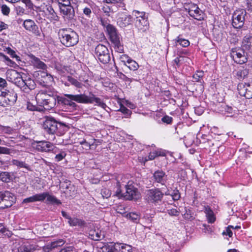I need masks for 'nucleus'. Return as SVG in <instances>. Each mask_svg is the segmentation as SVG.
Here are the masks:
<instances>
[{
	"label": "nucleus",
	"instance_id": "obj_26",
	"mask_svg": "<svg viewBox=\"0 0 252 252\" xmlns=\"http://www.w3.org/2000/svg\"><path fill=\"white\" fill-rule=\"evenodd\" d=\"M41 194L44 196V200L46 198L47 201L50 203L58 205L62 204L60 200L58 199L55 196L50 194L48 192L41 193Z\"/></svg>",
	"mask_w": 252,
	"mask_h": 252
},
{
	"label": "nucleus",
	"instance_id": "obj_7",
	"mask_svg": "<svg viewBox=\"0 0 252 252\" xmlns=\"http://www.w3.org/2000/svg\"><path fill=\"white\" fill-rule=\"evenodd\" d=\"M163 195L164 193L159 188H154L146 191L144 199L149 204L157 205L161 202Z\"/></svg>",
	"mask_w": 252,
	"mask_h": 252
},
{
	"label": "nucleus",
	"instance_id": "obj_30",
	"mask_svg": "<svg viewBox=\"0 0 252 252\" xmlns=\"http://www.w3.org/2000/svg\"><path fill=\"white\" fill-rule=\"evenodd\" d=\"M242 47L245 50H252V36H245L242 41Z\"/></svg>",
	"mask_w": 252,
	"mask_h": 252
},
{
	"label": "nucleus",
	"instance_id": "obj_22",
	"mask_svg": "<svg viewBox=\"0 0 252 252\" xmlns=\"http://www.w3.org/2000/svg\"><path fill=\"white\" fill-rule=\"evenodd\" d=\"M119 15L117 24L121 28H125L132 23V17L131 15L124 13H119Z\"/></svg>",
	"mask_w": 252,
	"mask_h": 252
},
{
	"label": "nucleus",
	"instance_id": "obj_38",
	"mask_svg": "<svg viewBox=\"0 0 252 252\" xmlns=\"http://www.w3.org/2000/svg\"><path fill=\"white\" fill-rule=\"evenodd\" d=\"M65 242L63 239H60L56 241L51 242L49 245H47V248L49 249H55L58 247L63 246Z\"/></svg>",
	"mask_w": 252,
	"mask_h": 252
},
{
	"label": "nucleus",
	"instance_id": "obj_51",
	"mask_svg": "<svg viewBox=\"0 0 252 252\" xmlns=\"http://www.w3.org/2000/svg\"><path fill=\"white\" fill-rule=\"evenodd\" d=\"M2 58L6 62V63L10 66H14L16 64L14 62L10 60L7 56L2 54L1 55Z\"/></svg>",
	"mask_w": 252,
	"mask_h": 252
},
{
	"label": "nucleus",
	"instance_id": "obj_62",
	"mask_svg": "<svg viewBox=\"0 0 252 252\" xmlns=\"http://www.w3.org/2000/svg\"><path fill=\"white\" fill-rule=\"evenodd\" d=\"M81 24L84 27V28L87 30L91 28L90 23L88 20H87L86 19H84L83 18V19L81 21Z\"/></svg>",
	"mask_w": 252,
	"mask_h": 252
},
{
	"label": "nucleus",
	"instance_id": "obj_57",
	"mask_svg": "<svg viewBox=\"0 0 252 252\" xmlns=\"http://www.w3.org/2000/svg\"><path fill=\"white\" fill-rule=\"evenodd\" d=\"M161 121L163 123L167 124H170L172 122L173 118L171 117L166 115L161 119Z\"/></svg>",
	"mask_w": 252,
	"mask_h": 252
},
{
	"label": "nucleus",
	"instance_id": "obj_54",
	"mask_svg": "<svg viewBox=\"0 0 252 252\" xmlns=\"http://www.w3.org/2000/svg\"><path fill=\"white\" fill-rule=\"evenodd\" d=\"M119 110L123 114L126 115V117L127 118L130 116L131 114L132 113L131 110H129L128 109H127V108L124 106H121Z\"/></svg>",
	"mask_w": 252,
	"mask_h": 252
},
{
	"label": "nucleus",
	"instance_id": "obj_52",
	"mask_svg": "<svg viewBox=\"0 0 252 252\" xmlns=\"http://www.w3.org/2000/svg\"><path fill=\"white\" fill-rule=\"evenodd\" d=\"M7 53L12 58H15L16 61H20V58L17 55L15 52L10 48H7Z\"/></svg>",
	"mask_w": 252,
	"mask_h": 252
},
{
	"label": "nucleus",
	"instance_id": "obj_14",
	"mask_svg": "<svg viewBox=\"0 0 252 252\" xmlns=\"http://www.w3.org/2000/svg\"><path fill=\"white\" fill-rule=\"evenodd\" d=\"M67 2H59V4L61 12L63 15V18L70 21L74 19L75 12L73 7L70 5V0L67 1Z\"/></svg>",
	"mask_w": 252,
	"mask_h": 252
},
{
	"label": "nucleus",
	"instance_id": "obj_11",
	"mask_svg": "<svg viewBox=\"0 0 252 252\" xmlns=\"http://www.w3.org/2000/svg\"><path fill=\"white\" fill-rule=\"evenodd\" d=\"M95 54L98 60L103 64L108 63L111 60L109 51L103 44H98L95 48Z\"/></svg>",
	"mask_w": 252,
	"mask_h": 252
},
{
	"label": "nucleus",
	"instance_id": "obj_25",
	"mask_svg": "<svg viewBox=\"0 0 252 252\" xmlns=\"http://www.w3.org/2000/svg\"><path fill=\"white\" fill-rule=\"evenodd\" d=\"M30 57L31 59V62L35 67L43 70H46L47 69V65L43 62L40 61L39 58L36 57L33 55H31Z\"/></svg>",
	"mask_w": 252,
	"mask_h": 252
},
{
	"label": "nucleus",
	"instance_id": "obj_24",
	"mask_svg": "<svg viewBox=\"0 0 252 252\" xmlns=\"http://www.w3.org/2000/svg\"><path fill=\"white\" fill-rule=\"evenodd\" d=\"M95 6L94 2H91L86 5L82 6V15L85 16L86 18H90L93 15V10Z\"/></svg>",
	"mask_w": 252,
	"mask_h": 252
},
{
	"label": "nucleus",
	"instance_id": "obj_39",
	"mask_svg": "<svg viewBox=\"0 0 252 252\" xmlns=\"http://www.w3.org/2000/svg\"><path fill=\"white\" fill-rule=\"evenodd\" d=\"M131 70L135 71L139 68L138 64L133 60L130 59L127 61V64L126 65Z\"/></svg>",
	"mask_w": 252,
	"mask_h": 252
},
{
	"label": "nucleus",
	"instance_id": "obj_44",
	"mask_svg": "<svg viewBox=\"0 0 252 252\" xmlns=\"http://www.w3.org/2000/svg\"><path fill=\"white\" fill-rule=\"evenodd\" d=\"M121 252H132V247L125 244H120Z\"/></svg>",
	"mask_w": 252,
	"mask_h": 252
},
{
	"label": "nucleus",
	"instance_id": "obj_37",
	"mask_svg": "<svg viewBox=\"0 0 252 252\" xmlns=\"http://www.w3.org/2000/svg\"><path fill=\"white\" fill-rule=\"evenodd\" d=\"M11 162L13 165L17 166L19 168H24L28 171H31L30 166L24 161H20L17 159H13Z\"/></svg>",
	"mask_w": 252,
	"mask_h": 252
},
{
	"label": "nucleus",
	"instance_id": "obj_4",
	"mask_svg": "<svg viewBox=\"0 0 252 252\" xmlns=\"http://www.w3.org/2000/svg\"><path fill=\"white\" fill-rule=\"evenodd\" d=\"M58 36L61 43L67 47L76 45L79 41V36L71 28H63L59 30Z\"/></svg>",
	"mask_w": 252,
	"mask_h": 252
},
{
	"label": "nucleus",
	"instance_id": "obj_63",
	"mask_svg": "<svg viewBox=\"0 0 252 252\" xmlns=\"http://www.w3.org/2000/svg\"><path fill=\"white\" fill-rule=\"evenodd\" d=\"M2 131L5 133L11 134L13 131V129L10 126H3L2 128Z\"/></svg>",
	"mask_w": 252,
	"mask_h": 252
},
{
	"label": "nucleus",
	"instance_id": "obj_36",
	"mask_svg": "<svg viewBox=\"0 0 252 252\" xmlns=\"http://www.w3.org/2000/svg\"><path fill=\"white\" fill-rule=\"evenodd\" d=\"M56 151L57 153H55V152H52L53 153L56 155L55 157L56 161L59 162L61 161L66 156V153L62 150H60L59 148H57V150Z\"/></svg>",
	"mask_w": 252,
	"mask_h": 252
},
{
	"label": "nucleus",
	"instance_id": "obj_55",
	"mask_svg": "<svg viewBox=\"0 0 252 252\" xmlns=\"http://www.w3.org/2000/svg\"><path fill=\"white\" fill-rule=\"evenodd\" d=\"M26 4V7L31 10H33L34 5L31 0H21Z\"/></svg>",
	"mask_w": 252,
	"mask_h": 252
},
{
	"label": "nucleus",
	"instance_id": "obj_21",
	"mask_svg": "<svg viewBox=\"0 0 252 252\" xmlns=\"http://www.w3.org/2000/svg\"><path fill=\"white\" fill-rule=\"evenodd\" d=\"M24 28L29 32L32 33L37 36H40L41 33L38 26L34 21L31 19H27L23 22Z\"/></svg>",
	"mask_w": 252,
	"mask_h": 252
},
{
	"label": "nucleus",
	"instance_id": "obj_23",
	"mask_svg": "<svg viewBox=\"0 0 252 252\" xmlns=\"http://www.w3.org/2000/svg\"><path fill=\"white\" fill-rule=\"evenodd\" d=\"M44 12L45 13V17L51 22L59 21V17L55 12L52 6L46 5V9Z\"/></svg>",
	"mask_w": 252,
	"mask_h": 252
},
{
	"label": "nucleus",
	"instance_id": "obj_29",
	"mask_svg": "<svg viewBox=\"0 0 252 252\" xmlns=\"http://www.w3.org/2000/svg\"><path fill=\"white\" fill-rule=\"evenodd\" d=\"M176 45H180L183 47H187L190 44V42L182 37V35L180 34L174 40Z\"/></svg>",
	"mask_w": 252,
	"mask_h": 252
},
{
	"label": "nucleus",
	"instance_id": "obj_33",
	"mask_svg": "<svg viewBox=\"0 0 252 252\" xmlns=\"http://www.w3.org/2000/svg\"><path fill=\"white\" fill-rule=\"evenodd\" d=\"M13 173L3 171L0 172V180L5 183H9L12 180Z\"/></svg>",
	"mask_w": 252,
	"mask_h": 252
},
{
	"label": "nucleus",
	"instance_id": "obj_61",
	"mask_svg": "<svg viewBox=\"0 0 252 252\" xmlns=\"http://www.w3.org/2000/svg\"><path fill=\"white\" fill-rule=\"evenodd\" d=\"M27 108L28 110L34 111L37 110V107L33 105L31 102H28L27 104Z\"/></svg>",
	"mask_w": 252,
	"mask_h": 252
},
{
	"label": "nucleus",
	"instance_id": "obj_1",
	"mask_svg": "<svg viewBox=\"0 0 252 252\" xmlns=\"http://www.w3.org/2000/svg\"><path fill=\"white\" fill-rule=\"evenodd\" d=\"M57 102L59 105L68 106L75 109L78 106L76 103L82 104L95 103L98 106L104 109L107 106L100 98L96 97L92 92H90L88 95L85 94H66L62 96L57 95Z\"/></svg>",
	"mask_w": 252,
	"mask_h": 252
},
{
	"label": "nucleus",
	"instance_id": "obj_45",
	"mask_svg": "<svg viewBox=\"0 0 252 252\" xmlns=\"http://www.w3.org/2000/svg\"><path fill=\"white\" fill-rule=\"evenodd\" d=\"M184 218L189 220H192L194 219L193 213L189 209H186V212L183 215Z\"/></svg>",
	"mask_w": 252,
	"mask_h": 252
},
{
	"label": "nucleus",
	"instance_id": "obj_15",
	"mask_svg": "<svg viewBox=\"0 0 252 252\" xmlns=\"http://www.w3.org/2000/svg\"><path fill=\"white\" fill-rule=\"evenodd\" d=\"M246 12L244 9H237L232 15V25L236 29L240 28L244 25Z\"/></svg>",
	"mask_w": 252,
	"mask_h": 252
},
{
	"label": "nucleus",
	"instance_id": "obj_16",
	"mask_svg": "<svg viewBox=\"0 0 252 252\" xmlns=\"http://www.w3.org/2000/svg\"><path fill=\"white\" fill-rule=\"evenodd\" d=\"M245 49L240 47L233 48L231 50V57L237 63L243 64L247 62V58L245 56Z\"/></svg>",
	"mask_w": 252,
	"mask_h": 252
},
{
	"label": "nucleus",
	"instance_id": "obj_27",
	"mask_svg": "<svg viewBox=\"0 0 252 252\" xmlns=\"http://www.w3.org/2000/svg\"><path fill=\"white\" fill-rule=\"evenodd\" d=\"M44 196L41 193L36 194L34 195L24 199L23 203H30L35 201H42L44 200Z\"/></svg>",
	"mask_w": 252,
	"mask_h": 252
},
{
	"label": "nucleus",
	"instance_id": "obj_10",
	"mask_svg": "<svg viewBox=\"0 0 252 252\" xmlns=\"http://www.w3.org/2000/svg\"><path fill=\"white\" fill-rule=\"evenodd\" d=\"M16 197L13 193L7 190L0 191V208L10 207L16 201Z\"/></svg>",
	"mask_w": 252,
	"mask_h": 252
},
{
	"label": "nucleus",
	"instance_id": "obj_28",
	"mask_svg": "<svg viewBox=\"0 0 252 252\" xmlns=\"http://www.w3.org/2000/svg\"><path fill=\"white\" fill-rule=\"evenodd\" d=\"M204 213L206 214V216L209 223H213L215 221L216 217L214 213L209 207L207 206L205 207Z\"/></svg>",
	"mask_w": 252,
	"mask_h": 252
},
{
	"label": "nucleus",
	"instance_id": "obj_6",
	"mask_svg": "<svg viewBox=\"0 0 252 252\" xmlns=\"http://www.w3.org/2000/svg\"><path fill=\"white\" fill-rule=\"evenodd\" d=\"M106 32L116 51L123 53L124 47L120 40L121 35L116 28L111 24H108L106 26Z\"/></svg>",
	"mask_w": 252,
	"mask_h": 252
},
{
	"label": "nucleus",
	"instance_id": "obj_35",
	"mask_svg": "<svg viewBox=\"0 0 252 252\" xmlns=\"http://www.w3.org/2000/svg\"><path fill=\"white\" fill-rule=\"evenodd\" d=\"M67 81L73 86L76 88L81 89L84 85L81 82L77 80L71 76H68L67 77Z\"/></svg>",
	"mask_w": 252,
	"mask_h": 252
},
{
	"label": "nucleus",
	"instance_id": "obj_49",
	"mask_svg": "<svg viewBox=\"0 0 252 252\" xmlns=\"http://www.w3.org/2000/svg\"><path fill=\"white\" fill-rule=\"evenodd\" d=\"M1 13L5 16H8L10 11V8L5 4H2L1 7Z\"/></svg>",
	"mask_w": 252,
	"mask_h": 252
},
{
	"label": "nucleus",
	"instance_id": "obj_60",
	"mask_svg": "<svg viewBox=\"0 0 252 252\" xmlns=\"http://www.w3.org/2000/svg\"><path fill=\"white\" fill-rule=\"evenodd\" d=\"M120 59L121 61L124 63V64L126 65L127 64V61H129L131 58L127 55L125 54L121 56Z\"/></svg>",
	"mask_w": 252,
	"mask_h": 252
},
{
	"label": "nucleus",
	"instance_id": "obj_19",
	"mask_svg": "<svg viewBox=\"0 0 252 252\" xmlns=\"http://www.w3.org/2000/svg\"><path fill=\"white\" fill-rule=\"evenodd\" d=\"M21 84H19L18 87L21 90L27 94H29L32 90H34L36 87V84L34 81L31 78L21 80Z\"/></svg>",
	"mask_w": 252,
	"mask_h": 252
},
{
	"label": "nucleus",
	"instance_id": "obj_53",
	"mask_svg": "<svg viewBox=\"0 0 252 252\" xmlns=\"http://www.w3.org/2000/svg\"><path fill=\"white\" fill-rule=\"evenodd\" d=\"M231 228H233V226L232 225H229L226 227L225 230L223 231L222 234L223 235H228L229 237H231L232 236L233 233L230 229Z\"/></svg>",
	"mask_w": 252,
	"mask_h": 252
},
{
	"label": "nucleus",
	"instance_id": "obj_64",
	"mask_svg": "<svg viewBox=\"0 0 252 252\" xmlns=\"http://www.w3.org/2000/svg\"><path fill=\"white\" fill-rule=\"evenodd\" d=\"M10 149L3 147H0V154H10Z\"/></svg>",
	"mask_w": 252,
	"mask_h": 252
},
{
	"label": "nucleus",
	"instance_id": "obj_34",
	"mask_svg": "<svg viewBox=\"0 0 252 252\" xmlns=\"http://www.w3.org/2000/svg\"><path fill=\"white\" fill-rule=\"evenodd\" d=\"M166 154L164 151L161 150H155L153 152H151L149 153L148 156V159L149 160H153L156 157L161 156L164 157L165 156Z\"/></svg>",
	"mask_w": 252,
	"mask_h": 252
},
{
	"label": "nucleus",
	"instance_id": "obj_5",
	"mask_svg": "<svg viewBox=\"0 0 252 252\" xmlns=\"http://www.w3.org/2000/svg\"><path fill=\"white\" fill-rule=\"evenodd\" d=\"M125 187L126 192L123 193L121 183L120 182H117L116 196L119 198H123L128 200H136L140 197V194L137 188L133 185L131 182H128Z\"/></svg>",
	"mask_w": 252,
	"mask_h": 252
},
{
	"label": "nucleus",
	"instance_id": "obj_18",
	"mask_svg": "<svg viewBox=\"0 0 252 252\" xmlns=\"http://www.w3.org/2000/svg\"><path fill=\"white\" fill-rule=\"evenodd\" d=\"M6 78L8 81L14 83L17 86L22 83L21 80L23 78L22 74L14 69L8 70L6 73Z\"/></svg>",
	"mask_w": 252,
	"mask_h": 252
},
{
	"label": "nucleus",
	"instance_id": "obj_17",
	"mask_svg": "<svg viewBox=\"0 0 252 252\" xmlns=\"http://www.w3.org/2000/svg\"><path fill=\"white\" fill-rule=\"evenodd\" d=\"M237 89L240 95L247 99L252 98V81L248 83H239Z\"/></svg>",
	"mask_w": 252,
	"mask_h": 252
},
{
	"label": "nucleus",
	"instance_id": "obj_8",
	"mask_svg": "<svg viewBox=\"0 0 252 252\" xmlns=\"http://www.w3.org/2000/svg\"><path fill=\"white\" fill-rule=\"evenodd\" d=\"M132 15L135 18V26L138 30L142 31H146L149 25L148 14L144 11L134 10L132 12Z\"/></svg>",
	"mask_w": 252,
	"mask_h": 252
},
{
	"label": "nucleus",
	"instance_id": "obj_58",
	"mask_svg": "<svg viewBox=\"0 0 252 252\" xmlns=\"http://www.w3.org/2000/svg\"><path fill=\"white\" fill-rule=\"evenodd\" d=\"M16 14L19 15H22L25 13V9L20 6L15 7Z\"/></svg>",
	"mask_w": 252,
	"mask_h": 252
},
{
	"label": "nucleus",
	"instance_id": "obj_50",
	"mask_svg": "<svg viewBox=\"0 0 252 252\" xmlns=\"http://www.w3.org/2000/svg\"><path fill=\"white\" fill-rule=\"evenodd\" d=\"M101 194L103 198H108L111 196V192L109 189L104 188L101 190Z\"/></svg>",
	"mask_w": 252,
	"mask_h": 252
},
{
	"label": "nucleus",
	"instance_id": "obj_12",
	"mask_svg": "<svg viewBox=\"0 0 252 252\" xmlns=\"http://www.w3.org/2000/svg\"><path fill=\"white\" fill-rule=\"evenodd\" d=\"M185 9L188 12L190 16L194 19L201 21L204 19V13L198 7V5L192 2L186 4L185 5Z\"/></svg>",
	"mask_w": 252,
	"mask_h": 252
},
{
	"label": "nucleus",
	"instance_id": "obj_59",
	"mask_svg": "<svg viewBox=\"0 0 252 252\" xmlns=\"http://www.w3.org/2000/svg\"><path fill=\"white\" fill-rule=\"evenodd\" d=\"M168 214L171 216H178L179 215V211L175 209H171L167 210Z\"/></svg>",
	"mask_w": 252,
	"mask_h": 252
},
{
	"label": "nucleus",
	"instance_id": "obj_42",
	"mask_svg": "<svg viewBox=\"0 0 252 252\" xmlns=\"http://www.w3.org/2000/svg\"><path fill=\"white\" fill-rule=\"evenodd\" d=\"M248 70L246 69H243L237 72L236 75L239 79H243L248 75Z\"/></svg>",
	"mask_w": 252,
	"mask_h": 252
},
{
	"label": "nucleus",
	"instance_id": "obj_2",
	"mask_svg": "<svg viewBox=\"0 0 252 252\" xmlns=\"http://www.w3.org/2000/svg\"><path fill=\"white\" fill-rule=\"evenodd\" d=\"M57 93L50 87H46L37 94L35 99L38 103L46 109H51L57 103Z\"/></svg>",
	"mask_w": 252,
	"mask_h": 252
},
{
	"label": "nucleus",
	"instance_id": "obj_48",
	"mask_svg": "<svg viewBox=\"0 0 252 252\" xmlns=\"http://www.w3.org/2000/svg\"><path fill=\"white\" fill-rule=\"evenodd\" d=\"M60 252H77V250L73 246H68L61 249Z\"/></svg>",
	"mask_w": 252,
	"mask_h": 252
},
{
	"label": "nucleus",
	"instance_id": "obj_20",
	"mask_svg": "<svg viewBox=\"0 0 252 252\" xmlns=\"http://www.w3.org/2000/svg\"><path fill=\"white\" fill-rule=\"evenodd\" d=\"M153 183L159 184L162 186H166L167 181V175L161 170H158L153 173L152 177Z\"/></svg>",
	"mask_w": 252,
	"mask_h": 252
},
{
	"label": "nucleus",
	"instance_id": "obj_13",
	"mask_svg": "<svg viewBox=\"0 0 252 252\" xmlns=\"http://www.w3.org/2000/svg\"><path fill=\"white\" fill-rule=\"evenodd\" d=\"M34 148L35 150L40 152L49 153L55 152L57 153V147L52 143L45 141H36L34 142Z\"/></svg>",
	"mask_w": 252,
	"mask_h": 252
},
{
	"label": "nucleus",
	"instance_id": "obj_43",
	"mask_svg": "<svg viewBox=\"0 0 252 252\" xmlns=\"http://www.w3.org/2000/svg\"><path fill=\"white\" fill-rule=\"evenodd\" d=\"M120 250V244L114 243L108 248V252H119Z\"/></svg>",
	"mask_w": 252,
	"mask_h": 252
},
{
	"label": "nucleus",
	"instance_id": "obj_32",
	"mask_svg": "<svg viewBox=\"0 0 252 252\" xmlns=\"http://www.w3.org/2000/svg\"><path fill=\"white\" fill-rule=\"evenodd\" d=\"M68 223L71 226H78L80 227H83L86 224L85 221L77 218H71L69 220H68Z\"/></svg>",
	"mask_w": 252,
	"mask_h": 252
},
{
	"label": "nucleus",
	"instance_id": "obj_31",
	"mask_svg": "<svg viewBox=\"0 0 252 252\" xmlns=\"http://www.w3.org/2000/svg\"><path fill=\"white\" fill-rule=\"evenodd\" d=\"M36 250L35 245L25 244L19 248L18 251L19 252H34Z\"/></svg>",
	"mask_w": 252,
	"mask_h": 252
},
{
	"label": "nucleus",
	"instance_id": "obj_41",
	"mask_svg": "<svg viewBox=\"0 0 252 252\" xmlns=\"http://www.w3.org/2000/svg\"><path fill=\"white\" fill-rule=\"evenodd\" d=\"M170 196L174 201H177L181 198V194L179 190L176 188L175 189H172L171 188Z\"/></svg>",
	"mask_w": 252,
	"mask_h": 252
},
{
	"label": "nucleus",
	"instance_id": "obj_47",
	"mask_svg": "<svg viewBox=\"0 0 252 252\" xmlns=\"http://www.w3.org/2000/svg\"><path fill=\"white\" fill-rule=\"evenodd\" d=\"M250 13H252V0H245V9Z\"/></svg>",
	"mask_w": 252,
	"mask_h": 252
},
{
	"label": "nucleus",
	"instance_id": "obj_40",
	"mask_svg": "<svg viewBox=\"0 0 252 252\" xmlns=\"http://www.w3.org/2000/svg\"><path fill=\"white\" fill-rule=\"evenodd\" d=\"M126 217L135 223H137L140 220V215L137 213L131 212L127 214Z\"/></svg>",
	"mask_w": 252,
	"mask_h": 252
},
{
	"label": "nucleus",
	"instance_id": "obj_9",
	"mask_svg": "<svg viewBox=\"0 0 252 252\" xmlns=\"http://www.w3.org/2000/svg\"><path fill=\"white\" fill-rule=\"evenodd\" d=\"M17 99V94L13 91L0 90V106L7 107L13 105Z\"/></svg>",
	"mask_w": 252,
	"mask_h": 252
},
{
	"label": "nucleus",
	"instance_id": "obj_46",
	"mask_svg": "<svg viewBox=\"0 0 252 252\" xmlns=\"http://www.w3.org/2000/svg\"><path fill=\"white\" fill-rule=\"evenodd\" d=\"M94 236L93 239L95 241L101 240L104 238L103 234H102L101 231H94L93 234H92Z\"/></svg>",
	"mask_w": 252,
	"mask_h": 252
},
{
	"label": "nucleus",
	"instance_id": "obj_3",
	"mask_svg": "<svg viewBox=\"0 0 252 252\" xmlns=\"http://www.w3.org/2000/svg\"><path fill=\"white\" fill-rule=\"evenodd\" d=\"M45 132L49 134L63 135L68 129L69 126L65 123L57 120L51 116H46L42 125Z\"/></svg>",
	"mask_w": 252,
	"mask_h": 252
},
{
	"label": "nucleus",
	"instance_id": "obj_56",
	"mask_svg": "<svg viewBox=\"0 0 252 252\" xmlns=\"http://www.w3.org/2000/svg\"><path fill=\"white\" fill-rule=\"evenodd\" d=\"M203 72L202 71H197L193 75L192 77L195 81L198 82L200 79L203 77Z\"/></svg>",
	"mask_w": 252,
	"mask_h": 252
}]
</instances>
